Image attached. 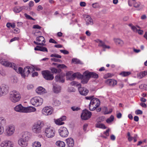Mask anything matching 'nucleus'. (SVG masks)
<instances>
[{
    "instance_id": "obj_60",
    "label": "nucleus",
    "mask_w": 147,
    "mask_h": 147,
    "mask_svg": "<svg viewBox=\"0 0 147 147\" xmlns=\"http://www.w3.org/2000/svg\"><path fill=\"white\" fill-rule=\"evenodd\" d=\"M33 28L34 29H40L41 28V27L38 25H35L33 26Z\"/></svg>"
},
{
    "instance_id": "obj_23",
    "label": "nucleus",
    "mask_w": 147,
    "mask_h": 147,
    "mask_svg": "<svg viewBox=\"0 0 147 147\" xmlns=\"http://www.w3.org/2000/svg\"><path fill=\"white\" fill-rule=\"evenodd\" d=\"M55 80L57 82L63 83L65 80L63 76L61 75H57L55 77Z\"/></svg>"
},
{
    "instance_id": "obj_49",
    "label": "nucleus",
    "mask_w": 147,
    "mask_h": 147,
    "mask_svg": "<svg viewBox=\"0 0 147 147\" xmlns=\"http://www.w3.org/2000/svg\"><path fill=\"white\" fill-rule=\"evenodd\" d=\"M92 6V7L94 8H98L99 7V4L98 3H93Z\"/></svg>"
},
{
    "instance_id": "obj_17",
    "label": "nucleus",
    "mask_w": 147,
    "mask_h": 147,
    "mask_svg": "<svg viewBox=\"0 0 147 147\" xmlns=\"http://www.w3.org/2000/svg\"><path fill=\"white\" fill-rule=\"evenodd\" d=\"M105 83L108 85L114 86L117 84V82L115 80L109 79L106 80Z\"/></svg>"
},
{
    "instance_id": "obj_6",
    "label": "nucleus",
    "mask_w": 147,
    "mask_h": 147,
    "mask_svg": "<svg viewBox=\"0 0 147 147\" xmlns=\"http://www.w3.org/2000/svg\"><path fill=\"white\" fill-rule=\"evenodd\" d=\"M72 72L71 71H69L66 73V75L67 76V80H73L76 77L78 78L81 79L82 75L79 73H75L72 75Z\"/></svg>"
},
{
    "instance_id": "obj_30",
    "label": "nucleus",
    "mask_w": 147,
    "mask_h": 147,
    "mask_svg": "<svg viewBox=\"0 0 147 147\" xmlns=\"http://www.w3.org/2000/svg\"><path fill=\"white\" fill-rule=\"evenodd\" d=\"M147 75V71L142 72L138 74V77L139 79H141Z\"/></svg>"
},
{
    "instance_id": "obj_58",
    "label": "nucleus",
    "mask_w": 147,
    "mask_h": 147,
    "mask_svg": "<svg viewBox=\"0 0 147 147\" xmlns=\"http://www.w3.org/2000/svg\"><path fill=\"white\" fill-rule=\"evenodd\" d=\"M46 113V107H45L42 110V113L43 115H45Z\"/></svg>"
},
{
    "instance_id": "obj_59",
    "label": "nucleus",
    "mask_w": 147,
    "mask_h": 147,
    "mask_svg": "<svg viewBox=\"0 0 147 147\" xmlns=\"http://www.w3.org/2000/svg\"><path fill=\"white\" fill-rule=\"evenodd\" d=\"M109 129H107L106 131L104 132V134L106 135L107 136H108L109 135Z\"/></svg>"
},
{
    "instance_id": "obj_18",
    "label": "nucleus",
    "mask_w": 147,
    "mask_h": 147,
    "mask_svg": "<svg viewBox=\"0 0 147 147\" xmlns=\"http://www.w3.org/2000/svg\"><path fill=\"white\" fill-rule=\"evenodd\" d=\"M1 90L0 92L1 96L6 94L8 92V87L7 86L5 85L1 87Z\"/></svg>"
},
{
    "instance_id": "obj_44",
    "label": "nucleus",
    "mask_w": 147,
    "mask_h": 147,
    "mask_svg": "<svg viewBox=\"0 0 147 147\" xmlns=\"http://www.w3.org/2000/svg\"><path fill=\"white\" fill-rule=\"evenodd\" d=\"M7 27L9 28L10 27H11L12 28H14L15 27V24L13 23V24H11V23L9 22H8L6 24Z\"/></svg>"
},
{
    "instance_id": "obj_32",
    "label": "nucleus",
    "mask_w": 147,
    "mask_h": 147,
    "mask_svg": "<svg viewBox=\"0 0 147 147\" xmlns=\"http://www.w3.org/2000/svg\"><path fill=\"white\" fill-rule=\"evenodd\" d=\"M53 111V108L51 107L47 106V115H49L51 114Z\"/></svg>"
},
{
    "instance_id": "obj_63",
    "label": "nucleus",
    "mask_w": 147,
    "mask_h": 147,
    "mask_svg": "<svg viewBox=\"0 0 147 147\" xmlns=\"http://www.w3.org/2000/svg\"><path fill=\"white\" fill-rule=\"evenodd\" d=\"M118 112H117V117L118 118H120L121 117L122 114L120 113H118Z\"/></svg>"
},
{
    "instance_id": "obj_56",
    "label": "nucleus",
    "mask_w": 147,
    "mask_h": 147,
    "mask_svg": "<svg viewBox=\"0 0 147 147\" xmlns=\"http://www.w3.org/2000/svg\"><path fill=\"white\" fill-rule=\"evenodd\" d=\"M51 73H52V74H53V73H57L58 71H59L57 69L54 68H52L51 69Z\"/></svg>"
},
{
    "instance_id": "obj_15",
    "label": "nucleus",
    "mask_w": 147,
    "mask_h": 147,
    "mask_svg": "<svg viewBox=\"0 0 147 147\" xmlns=\"http://www.w3.org/2000/svg\"><path fill=\"white\" fill-rule=\"evenodd\" d=\"M66 117L65 116H62L61 117L55 120V123L58 125H61L64 124V122L62 121H64L66 119Z\"/></svg>"
},
{
    "instance_id": "obj_22",
    "label": "nucleus",
    "mask_w": 147,
    "mask_h": 147,
    "mask_svg": "<svg viewBox=\"0 0 147 147\" xmlns=\"http://www.w3.org/2000/svg\"><path fill=\"white\" fill-rule=\"evenodd\" d=\"M114 40L115 44L120 47H122L124 44L123 41L119 38H115Z\"/></svg>"
},
{
    "instance_id": "obj_62",
    "label": "nucleus",
    "mask_w": 147,
    "mask_h": 147,
    "mask_svg": "<svg viewBox=\"0 0 147 147\" xmlns=\"http://www.w3.org/2000/svg\"><path fill=\"white\" fill-rule=\"evenodd\" d=\"M4 131V128L2 126H0V135L2 134Z\"/></svg>"
},
{
    "instance_id": "obj_35",
    "label": "nucleus",
    "mask_w": 147,
    "mask_h": 147,
    "mask_svg": "<svg viewBox=\"0 0 147 147\" xmlns=\"http://www.w3.org/2000/svg\"><path fill=\"white\" fill-rule=\"evenodd\" d=\"M96 127L103 129H105L107 128L104 124L99 123H98L96 124Z\"/></svg>"
},
{
    "instance_id": "obj_21",
    "label": "nucleus",
    "mask_w": 147,
    "mask_h": 147,
    "mask_svg": "<svg viewBox=\"0 0 147 147\" xmlns=\"http://www.w3.org/2000/svg\"><path fill=\"white\" fill-rule=\"evenodd\" d=\"M85 20L86 22V24L87 25H92L93 24V20L90 16L88 15L86 16Z\"/></svg>"
},
{
    "instance_id": "obj_7",
    "label": "nucleus",
    "mask_w": 147,
    "mask_h": 147,
    "mask_svg": "<svg viewBox=\"0 0 147 147\" xmlns=\"http://www.w3.org/2000/svg\"><path fill=\"white\" fill-rule=\"evenodd\" d=\"M43 101V99L39 97H35L30 100V102L32 104L36 107L41 105Z\"/></svg>"
},
{
    "instance_id": "obj_40",
    "label": "nucleus",
    "mask_w": 147,
    "mask_h": 147,
    "mask_svg": "<svg viewBox=\"0 0 147 147\" xmlns=\"http://www.w3.org/2000/svg\"><path fill=\"white\" fill-rule=\"evenodd\" d=\"M97 107H95V106L94 105H92L91 102H90L89 105V109L90 111H94L95 110Z\"/></svg>"
},
{
    "instance_id": "obj_53",
    "label": "nucleus",
    "mask_w": 147,
    "mask_h": 147,
    "mask_svg": "<svg viewBox=\"0 0 147 147\" xmlns=\"http://www.w3.org/2000/svg\"><path fill=\"white\" fill-rule=\"evenodd\" d=\"M135 113L136 115H141L142 114V111L138 109L135 111Z\"/></svg>"
},
{
    "instance_id": "obj_64",
    "label": "nucleus",
    "mask_w": 147,
    "mask_h": 147,
    "mask_svg": "<svg viewBox=\"0 0 147 147\" xmlns=\"http://www.w3.org/2000/svg\"><path fill=\"white\" fill-rule=\"evenodd\" d=\"M42 74L43 77L46 79V70L42 71Z\"/></svg>"
},
{
    "instance_id": "obj_2",
    "label": "nucleus",
    "mask_w": 147,
    "mask_h": 147,
    "mask_svg": "<svg viewBox=\"0 0 147 147\" xmlns=\"http://www.w3.org/2000/svg\"><path fill=\"white\" fill-rule=\"evenodd\" d=\"M97 78L98 77L97 74L94 72H90L86 71L84 72L81 78V82L83 84H86L90 78Z\"/></svg>"
},
{
    "instance_id": "obj_8",
    "label": "nucleus",
    "mask_w": 147,
    "mask_h": 147,
    "mask_svg": "<svg viewBox=\"0 0 147 147\" xmlns=\"http://www.w3.org/2000/svg\"><path fill=\"white\" fill-rule=\"evenodd\" d=\"M55 135V131L53 127L50 125L47 127V137L48 138H52Z\"/></svg>"
},
{
    "instance_id": "obj_29",
    "label": "nucleus",
    "mask_w": 147,
    "mask_h": 147,
    "mask_svg": "<svg viewBox=\"0 0 147 147\" xmlns=\"http://www.w3.org/2000/svg\"><path fill=\"white\" fill-rule=\"evenodd\" d=\"M53 102L52 103L53 105L55 106H59L61 104L60 101L55 98L53 99Z\"/></svg>"
},
{
    "instance_id": "obj_12",
    "label": "nucleus",
    "mask_w": 147,
    "mask_h": 147,
    "mask_svg": "<svg viewBox=\"0 0 147 147\" xmlns=\"http://www.w3.org/2000/svg\"><path fill=\"white\" fill-rule=\"evenodd\" d=\"M60 135L62 137H66L68 134V132L67 129L65 127H61L59 130Z\"/></svg>"
},
{
    "instance_id": "obj_45",
    "label": "nucleus",
    "mask_w": 147,
    "mask_h": 147,
    "mask_svg": "<svg viewBox=\"0 0 147 147\" xmlns=\"http://www.w3.org/2000/svg\"><path fill=\"white\" fill-rule=\"evenodd\" d=\"M57 67L59 69H63L65 68H67V66L64 64H60L58 65L57 66Z\"/></svg>"
},
{
    "instance_id": "obj_43",
    "label": "nucleus",
    "mask_w": 147,
    "mask_h": 147,
    "mask_svg": "<svg viewBox=\"0 0 147 147\" xmlns=\"http://www.w3.org/2000/svg\"><path fill=\"white\" fill-rule=\"evenodd\" d=\"M104 114H107L110 113L112 111V109H110L109 111H108V110L107 107H105L104 108Z\"/></svg>"
},
{
    "instance_id": "obj_54",
    "label": "nucleus",
    "mask_w": 147,
    "mask_h": 147,
    "mask_svg": "<svg viewBox=\"0 0 147 147\" xmlns=\"http://www.w3.org/2000/svg\"><path fill=\"white\" fill-rule=\"evenodd\" d=\"M51 60L55 62H60V61H61V60L56 58H51Z\"/></svg>"
},
{
    "instance_id": "obj_26",
    "label": "nucleus",
    "mask_w": 147,
    "mask_h": 147,
    "mask_svg": "<svg viewBox=\"0 0 147 147\" xmlns=\"http://www.w3.org/2000/svg\"><path fill=\"white\" fill-rule=\"evenodd\" d=\"M45 89L42 87L39 86L36 89V92L38 94H42L45 93Z\"/></svg>"
},
{
    "instance_id": "obj_5",
    "label": "nucleus",
    "mask_w": 147,
    "mask_h": 147,
    "mask_svg": "<svg viewBox=\"0 0 147 147\" xmlns=\"http://www.w3.org/2000/svg\"><path fill=\"white\" fill-rule=\"evenodd\" d=\"M21 98L19 92L16 90L11 91L9 94V98L12 102L16 103L19 101Z\"/></svg>"
},
{
    "instance_id": "obj_27",
    "label": "nucleus",
    "mask_w": 147,
    "mask_h": 147,
    "mask_svg": "<svg viewBox=\"0 0 147 147\" xmlns=\"http://www.w3.org/2000/svg\"><path fill=\"white\" fill-rule=\"evenodd\" d=\"M54 78L53 74L48 70H47V80H51Z\"/></svg>"
},
{
    "instance_id": "obj_25",
    "label": "nucleus",
    "mask_w": 147,
    "mask_h": 147,
    "mask_svg": "<svg viewBox=\"0 0 147 147\" xmlns=\"http://www.w3.org/2000/svg\"><path fill=\"white\" fill-rule=\"evenodd\" d=\"M66 141L68 147H72L74 145V141L72 138H70L67 139Z\"/></svg>"
},
{
    "instance_id": "obj_38",
    "label": "nucleus",
    "mask_w": 147,
    "mask_h": 147,
    "mask_svg": "<svg viewBox=\"0 0 147 147\" xmlns=\"http://www.w3.org/2000/svg\"><path fill=\"white\" fill-rule=\"evenodd\" d=\"M114 119V117L113 115L111 116L106 120V122L108 123H109L112 122Z\"/></svg>"
},
{
    "instance_id": "obj_14",
    "label": "nucleus",
    "mask_w": 147,
    "mask_h": 147,
    "mask_svg": "<svg viewBox=\"0 0 147 147\" xmlns=\"http://www.w3.org/2000/svg\"><path fill=\"white\" fill-rule=\"evenodd\" d=\"M96 42L98 43V46L99 47H102L104 49L110 48V47L109 46H107L105 44L104 42L99 39H97L95 40Z\"/></svg>"
},
{
    "instance_id": "obj_31",
    "label": "nucleus",
    "mask_w": 147,
    "mask_h": 147,
    "mask_svg": "<svg viewBox=\"0 0 147 147\" xmlns=\"http://www.w3.org/2000/svg\"><path fill=\"white\" fill-rule=\"evenodd\" d=\"M34 50L36 51H46V48L42 46H37L35 47Z\"/></svg>"
},
{
    "instance_id": "obj_57",
    "label": "nucleus",
    "mask_w": 147,
    "mask_h": 147,
    "mask_svg": "<svg viewBox=\"0 0 147 147\" xmlns=\"http://www.w3.org/2000/svg\"><path fill=\"white\" fill-rule=\"evenodd\" d=\"M60 51L64 54H67L69 53L68 51L65 50H61Z\"/></svg>"
},
{
    "instance_id": "obj_13",
    "label": "nucleus",
    "mask_w": 147,
    "mask_h": 147,
    "mask_svg": "<svg viewBox=\"0 0 147 147\" xmlns=\"http://www.w3.org/2000/svg\"><path fill=\"white\" fill-rule=\"evenodd\" d=\"M13 145L11 141L7 140L3 141L1 144V147H12Z\"/></svg>"
},
{
    "instance_id": "obj_52",
    "label": "nucleus",
    "mask_w": 147,
    "mask_h": 147,
    "mask_svg": "<svg viewBox=\"0 0 147 147\" xmlns=\"http://www.w3.org/2000/svg\"><path fill=\"white\" fill-rule=\"evenodd\" d=\"M147 85L145 84H142L140 85L139 88L141 89H143L146 87Z\"/></svg>"
},
{
    "instance_id": "obj_34",
    "label": "nucleus",
    "mask_w": 147,
    "mask_h": 147,
    "mask_svg": "<svg viewBox=\"0 0 147 147\" xmlns=\"http://www.w3.org/2000/svg\"><path fill=\"white\" fill-rule=\"evenodd\" d=\"M23 9V7H16L13 9V11L16 13H19Z\"/></svg>"
},
{
    "instance_id": "obj_33",
    "label": "nucleus",
    "mask_w": 147,
    "mask_h": 147,
    "mask_svg": "<svg viewBox=\"0 0 147 147\" xmlns=\"http://www.w3.org/2000/svg\"><path fill=\"white\" fill-rule=\"evenodd\" d=\"M56 144L59 147H64L65 145L64 142L60 141H57L56 143Z\"/></svg>"
},
{
    "instance_id": "obj_46",
    "label": "nucleus",
    "mask_w": 147,
    "mask_h": 147,
    "mask_svg": "<svg viewBox=\"0 0 147 147\" xmlns=\"http://www.w3.org/2000/svg\"><path fill=\"white\" fill-rule=\"evenodd\" d=\"M71 62L75 63H79L80 61L78 59L74 58L72 59Z\"/></svg>"
},
{
    "instance_id": "obj_11",
    "label": "nucleus",
    "mask_w": 147,
    "mask_h": 147,
    "mask_svg": "<svg viewBox=\"0 0 147 147\" xmlns=\"http://www.w3.org/2000/svg\"><path fill=\"white\" fill-rule=\"evenodd\" d=\"M36 40L37 42L35 41H34V43L35 44L42 46L44 45V44L45 42V40L44 38L42 36L37 37Z\"/></svg>"
},
{
    "instance_id": "obj_51",
    "label": "nucleus",
    "mask_w": 147,
    "mask_h": 147,
    "mask_svg": "<svg viewBox=\"0 0 147 147\" xmlns=\"http://www.w3.org/2000/svg\"><path fill=\"white\" fill-rule=\"evenodd\" d=\"M71 109L74 111H78L80 109V108L78 107H72L71 108Z\"/></svg>"
},
{
    "instance_id": "obj_20",
    "label": "nucleus",
    "mask_w": 147,
    "mask_h": 147,
    "mask_svg": "<svg viewBox=\"0 0 147 147\" xmlns=\"http://www.w3.org/2000/svg\"><path fill=\"white\" fill-rule=\"evenodd\" d=\"M78 90L81 95L84 96L86 95L89 92L88 90L84 87H79Z\"/></svg>"
},
{
    "instance_id": "obj_24",
    "label": "nucleus",
    "mask_w": 147,
    "mask_h": 147,
    "mask_svg": "<svg viewBox=\"0 0 147 147\" xmlns=\"http://www.w3.org/2000/svg\"><path fill=\"white\" fill-rule=\"evenodd\" d=\"M27 141L21 138L18 140V143L22 146H25L27 145Z\"/></svg>"
},
{
    "instance_id": "obj_10",
    "label": "nucleus",
    "mask_w": 147,
    "mask_h": 147,
    "mask_svg": "<svg viewBox=\"0 0 147 147\" xmlns=\"http://www.w3.org/2000/svg\"><path fill=\"white\" fill-rule=\"evenodd\" d=\"M14 127L13 126H9L7 127L5 131V135L8 136L12 135L14 131Z\"/></svg>"
},
{
    "instance_id": "obj_50",
    "label": "nucleus",
    "mask_w": 147,
    "mask_h": 147,
    "mask_svg": "<svg viewBox=\"0 0 147 147\" xmlns=\"http://www.w3.org/2000/svg\"><path fill=\"white\" fill-rule=\"evenodd\" d=\"M70 84H71V85L72 86H74L75 85H76L77 86H81V84H78V83L75 81H73V82H71L70 83Z\"/></svg>"
},
{
    "instance_id": "obj_48",
    "label": "nucleus",
    "mask_w": 147,
    "mask_h": 147,
    "mask_svg": "<svg viewBox=\"0 0 147 147\" xmlns=\"http://www.w3.org/2000/svg\"><path fill=\"white\" fill-rule=\"evenodd\" d=\"M51 57H54L56 58H61V56L58 54H52L51 55Z\"/></svg>"
},
{
    "instance_id": "obj_37",
    "label": "nucleus",
    "mask_w": 147,
    "mask_h": 147,
    "mask_svg": "<svg viewBox=\"0 0 147 147\" xmlns=\"http://www.w3.org/2000/svg\"><path fill=\"white\" fill-rule=\"evenodd\" d=\"M6 121L5 119L3 117H0V126H2L5 124Z\"/></svg>"
},
{
    "instance_id": "obj_4",
    "label": "nucleus",
    "mask_w": 147,
    "mask_h": 147,
    "mask_svg": "<svg viewBox=\"0 0 147 147\" xmlns=\"http://www.w3.org/2000/svg\"><path fill=\"white\" fill-rule=\"evenodd\" d=\"M44 125V123L41 120H38L34 123L32 127V132L36 134H39L41 131V129Z\"/></svg>"
},
{
    "instance_id": "obj_1",
    "label": "nucleus",
    "mask_w": 147,
    "mask_h": 147,
    "mask_svg": "<svg viewBox=\"0 0 147 147\" xmlns=\"http://www.w3.org/2000/svg\"><path fill=\"white\" fill-rule=\"evenodd\" d=\"M1 63L5 66L13 68L17 72L20 74L24 78L26 76H28L30 72H32L34 71L35 67L34 66H28L23 70L22 68L21 67H19L18 68L14 63L5 61H2L1 62Z\"/></svg>"
},
{
    "instance_id": "obj_55",
    "label": "nucleus",
    "mask_w": 147,
    "mask_h": 147,
    "mask_svg": "<svg viewBox=\"0 0 147 147\" xmlns=\"http://www.w3.org/2000/svg\"><path fill=\"white\" fill-rule=\"evenodd\" d=\"M140 5V3H135L134 4V6L136 8H139Z\"/></svg>"
},
{
    "instance_id": "obj_19",
    "label": "nucleus",
    "mask_w": 147,
    "mask_h": 147,
    "mask_svg": "<svg viewBox=\"0 0 147 147\" xmlns=\"http://www.w3.org/2000/svg\"><path fill=\"white\" fill-rule=\"evenodd\" d=\"M90 102H91L92 105H94L97 107L100 104V100L96 98H93L92 99H91Z\"/></svg>"
},
{
    "instance_id": "obj_47",
    "label": "nucleus",
    "mask_w": 147,
    "mask_h": 147,
    "mask_svg": "<svg viewBox=\"0 0 147 147\" xmlns=\"http://www.w3.org/2000/svg\"><path fill=\"white\" fill-rule=\"evenodd\" d=\"M24 16L27 19L35 20L34 19L31 17L30 16L27 15L26 13L24 14Z\"/></svg>"
},
{
    "instance_id": "obj_61",
    "label": "nucleus",
    "mask_w": 147,
    "mask_h": 147,
    "mask_svg": "<svg viewBox=\"0 0 147 147\" xmlns=\"http://www.w3.org/2000/svg\"><path fill=\"white\" fill-rule=\"evenodd\" d=\"M49 42L50 43H52L55 44H57V42L54 40L52 38H51L49 40Z\"/></svg>"
},
{
    "instance_id": "obj_16",
    "label": "nucleus",
    "mask_w": 147,
    "mask_h": 147,
    "mask_svg": "<svg viewBox=\"0 0 147 147\" xmlns=\"http://www.w3.org/2000/svg\"><path fill=\"white\" fill-rule=\"evenodd\" d=\"M22 138L27 141H28L31 136V134L28 131H25L22 132Z\"/></svg>"
},
{
    "instance_id": "obj_42",
    "label": "nucleus",
    "mask_w": 147,
    "mask_h": 147,
    "mask_svg": "<svg viewBox=\"0 0 147 147\" xmlns=\"http://www.w3.org/2000/svg\"><path fill=\"white\" fill-rule=\"evenodd\" d=\"M131 74L130 72L129 71H123L121 72L120 74L122 76H123L125 77L129 76Z\"/></svg>"
},
{
    "instance_id": "obj_9",
    "label": "nucleus",
    "mask_w": 147,
    "mask_h": 147,
    "mask_svg": "<svg viewBox=\"0 0 147 147\" xmlns=\"http://www.w3.org/2000/svg\"><path fill=\"white\" fill-rule=\"evenodd\" d=\"M91 115V113L87 110H83L81 114V119L83 120H86L90 118Z\"/></svg>"
},
{
    "instance_id": "obj_28",
    "label": "nucleus",
    "mask_w": 147,
    "mask_h": 147,
    "mask_svg": "<svg viewBox=\"0 0 147 147\" xmlns=\"http://www.w3.org/2000/svg\"><path fill=\"white\" fill-rule=\"evenodd\" d=\"M61 90V87L59 86L55 85L53 87V91L55 93H59Z\"/></svg>"
},
{
    "instance_id": "obj_36",
    "label": "nucleus",
    "mask_w": 147,
    "mask_h": 147,
    "mask_svg": "<svg viewBox=\"0 0 147 147\" xmlns=\"http://www.w3.org/2000/svg\"><path fill=\"white\" fill-rule=\"evenodd\" d=\"M128 26L130 27L131 30L133 31L134 32H138V29L135 26H133L132 24H130L128 25Z\"/></svg>"
},
{
    "instance_id": "obj_3",
    "label": "nucleus",
    "mask_w": 147,
    "mask_h": 147,
    "mask_svg": "<svg viewBox=\"0 0 147 147\" xmlns=\"http://www.w3.org/2000/svg\"><path fill=\"white\" fill-rule=\"evenodd\" d=\"M14 110L20 112L28 113L36 111V108L33 107H24L21 104H19L14 108Z\"/></svg>"
},
{
    "instance_id": "obj_39",
    "label": "nucleus",
    "mask_w": 147,
    "mask_h": 147,
    "mask_svg": "<svg viewBox=\"0 0 147 147\" xmlns=\"http://www.w3.org/2000/svg\"><path fill=\"white\" fill-rule=\"evenodd\" d=\"M97 107H95V106L94 105H92L91 102H90L89 105V109L90 111H94L95 110Z\"/></svg>"
},
{
    "instance_id": "obj_41",
    "label": "nucleus",
    "mask_w": 147,
    "mask_h": 147,
    "mask_svg": "<svg viewBox=\"0 0 147 147\" xmlns=\"http://www.w3.org/2000/svg\"><path fill=\"white\" fill-rule=\"evenodd\" d=\"M41 144L40 142H35L33 143L32 147H40Z\"/></svg>"
}]
</instances>
